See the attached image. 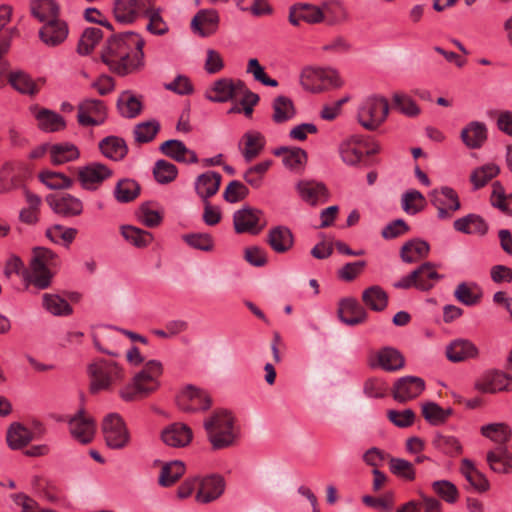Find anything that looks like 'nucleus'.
<instances>
[{"instance_id":"5fc2aeb1","label":"nucleus","mask_w":512,"mask_h":512,"mask_svg":"<svg viewBox=\"0 0 512 512\" xmlns=\"http://www.w3.org/2000/svg\"><path fill=\"white\" fill-rule=\"evenodd\" d=\"M9 83L15 90L22 94L34 95L38 92L36 83L23 71L11 72L9 75Z\"/></svg>"},{"instance_id":"58836bf2","label":"nucleus","mask_w":512,"mask_h":512,"mask_svg":"<svg viewBox=\"0 0 512 512\" xmlns=\"http://www.w3.org/2000/svg\"><path fill=\"white\" fill-rule=\"evenodd\" d=\"M272 120L276 124H281L291 120L295 114L296 109L293 101L286 96H277L272 103Z\"/></svg>"},{"instance_id":"680f3d73","label":"nucleus","mask_w":512,"mask_h":512,"mask_svg":"<svg viewBox=\"0 0 512 512\" xmlns=\"http://www.w3.org/2000/svg\"><path fill=\"white\" fill-rule=\"evenodd\" d=\"M160 130V123L157 120H149L137 124L134 128V138L138 143L151 142Z\"/></svg>"},{"instance_id":"3c124183","label":"nucleus","mask_w":512,"mask_h":512,"mask_svg":"<svg viewBox=\"0 0 512 512\" xmlns=\"http://www.w3.org/2000/svg\"><path fill=\"white\" fill-rule=\"evenodd\" d=\"M301 86L309 92L320 93L325 90L322 85L321 68L306 67L300 75Z\"/></svg>"},{"instance_id":"052dcab7","label":"nucleus","mask_w":512,"mask_h":512,"mask_svg":"<svg viewBox=\"0 0 512 512\" xmlns=\"http://www.w3.org/2000/svg\"><path fill=\"white\" fill-rule=\"evenodd\" d=\"M401 204L407 214L415 215L424 209L426 200L419 191L410 190L402 195Z\"/></svg>"},{"instance_id":"a19ab883","label":"nucleus","mask_w":512,"mask_h":512,"mask_svg":"<svg viewBox=\"0 0 512 512\" xmlns=\"http://www.w3.org/2000/svg\"><path fill=\"white\" fill-rule=\"evenodd\" d=\"M362 301L371 310L383 311L388 305V295L378 285L368 287L362 292Z\"/></svg>"},{"instance_id":"338daca9","label":"nucleus","mask_w":512,"mask_h":512,"mask_svg":"<svg viewBox=\"0 0 512 512\" xmlns=\"http://www.w3.org/2000/svg\"><path fill=\"white\" fill-rule=\"evenodd\" d=\"M432 444L436 449L449 456L458 455L462 452L460 442L453 436L436 434Z\"/></svg>"},{"instance_id":"393cba45","label":"nucleus","mask_w":512,"mask_h":512,"mask_svg":"<svg viewBox=\"0 0 512 512\" xmlns=\"http://www.w3.org/2000/svg\"><path fill=\"white\" fill-rule=\"evenodd\" d=\"M218 22L219 16L215 10H201L193 17L191 27L195 32L206 37L216 31Z\"/></svg>"},{"instance_id":"49530a36","label":"nucleus","mask_w":512,"mask_h":512,"mask_svg":"<svg viewBox=\"0 0 512 512\" xmlns=\"http://www.w3.org/2000/svg\"><path fill=\"white\" fill-rule=\"evenodd\" d=\"M31 14L40 22H47L53 18H57L59 8L53 0H31Z\"/></svg>"},{"instance_id":"f8f14e48","label":"nucleus","mask_w":512,"mask_h":512,"mask_svg":"<svg viewBox=\"0 0 512 512\" xmlns=\"http://www.w3.org/2000/svg\"><path fill=\"white\" fill-rule=\"evenodd\" d=\"M77 176L83 189L93 191L112 176V170L102 163L92 162L79 167Z\"/></svg>"},{"instance_id":"ddd939ff","label":"nucleus","mask_w":512,"mask_h":512,"mask_svg":"<svg viewBox=\"0 0 512 512\" xmlns=\"http://www.w3.org/2000/svg\"><path fill=\"white\" fill-rule=\"evenodd\" d=\"M425 389V382L416 376L399 378L393 386L392 396L399 403H406L417 398Z\"/></svg>"},{"instance_id":"72a5a7b5","label":"nucleus","mask_w":512,"mask_h":512,"mask_svg":"<svg viewBox=\"0 0 512 512\" xmlns=\"http://www.w3.org/2000/svg\"><path fill=\"white\" fill-rule=\"evenodd\" d=\"M454 229L465 234L485 235L488 225L485 220L477 214H468L454 221Z\"/></svg>"},{"instance_id":"6e6d98bb","label":"nucleus","mask_w":512,"mask_h":512,"mask_svg":"<svg viewBox=\"0 0 512 512\" xmlns=\"http://www.w3.org/2000/svg\"><path fill=\"white\" fill-rule=\"evenodd\" d=\"M103 37V32L100 28L89 27L86 28L78 42L77 51L81 55L89 54L94 47L99 43Z\"/></svg>"},{"instance_id":"8fccbe9b","label":"nucleus","mask_w":512,"mask_h":512,"mask_svg":"<svg viewBox=\"0 0 512 512\" xmlns=\"http://www.w3.org/2000/svg\"><path fill=\"white\" fill-rule=\"evenodd\" d=\"M245 148L242 154L247 162L252 161L259 155L265 145L264 136L260 132L249 131L243 135Z\"/></svg>"},{"instance_id":"37998d69","label":"nucleus","mask_w":512,"mask_h":512,"mask_svg":"<svg viewBox=\"0 0 512 512\" xmlns=\"http://www.w3.org/2000/svg\"><path fill=\"white\" fill-rule=\"evenodd\" d=\"M117 109L124 118H135L142 111V103L130 91H124L117 100Z\"/></svg>"},{"instance_id":"1a4fd4ad","label":"nucleus","mask_w":512,"mask_h":512,"mask_svg":"<svg viewBox=\"0 0 512 512\" xmlns=\"http://www.w3.org/2000/svg\"><path fill=\"white\" fill-rule=\"evenodd\" d=\"M176 404L182 411L193 413L209 409L212 401L205 391L188 385L177 395Z\"/></svg>"},{"instance_id":"4c0bfd02","label":"nucleus","mask_w":512,"mask_h":512,"mask_svg":"<svg viewBox=\"0 0 512 512\" xmlns=\"http://www.w3.org/2000/svg\"><path fill=\"white\" fill-rule=\"evenodd\" d=\"M49 153L51 162L54 165H61L74 161L80 156V151L77 146L68 142L58 143L50 146Z\"/></svg>"},{"instance_id":"ea45409f","label":"nucleus","mask_w":512,"mask_h":512,"mask_svg":"<svg viewBox=\"0 0 512 512\" xmlns=\"http://www.w3.org/2000/svg\"><path fill=\"white\" fill-rule=\"evenodd\" d=\"M24 194L27 207L20 210L19 220L24 224L35 225L39 221L41 198L28 190H25Z\"/></svg>"},{"instance_id":"f03ea898","label":"nucleus","mask_w":512,"mask_h":512,"mask_svg":"<svg viewBox=\"0 0 512 512\" xmlns=\"http://www.w3.org/2000/svg\"><path fill=\"white\" fill-rule=\"evenodd\" d=\"M162 372L163 367L159 361L147 362L144 368L135 374L132 382L120 390V397L127 402L142 400L158 389V378Z\"/></svg>"},{"instance_id":"6e6552de","label":"nucleus","mask_w":512,"mask_h":512,"mask_svg":"<svg viewBox=\"0 0 512 512\" xmlns=\"http://www.w3.org/2000/svg\"><path fill=\"white\" fill-rule=\"evenodd\" d=\"M102 432L107 446L112 449H121L129 441L126 426L117 413H110L103 419Z\"/></svg>"},{"instance_id":"20e7f679","label":"nucleus","mask_w":512,"mask_h":512,"mask_svg":"<svg viewBox=\"0 0 512 512\" xmlns=\"http://www.w3.org/2000/svg\"><path fill=\"white\" fill-rule=\"evenodd\" d=\"M89 377V391L97 394L101 391H110L124 380L123 369L114 361L97 359L87 366Z\"/></svg>"},{"instance_id":"7c9ffc66","label":"nucleus","mask_w":512,"mask_h":512,"mask_svg":"<svg viewBox=\"0 0 512 512\" xmlns=\"http://www.w3.org/2000/svg\"><path fill=\"white\" fill-rule=\"evenodd\" d=\"M113 15L120 24H131L142 15L135 0H114Z\"/></svg>"},{"instance_id":"0e129e2a","label":"nucleus","mask_w":512,"mask_h":512,"mask_svg":"<svg viewBox=\"0 0 512 512\" xmlns=\"http://www.w3.org/2000/svg\"><path fill=\"white\" fill-rule=\"evenodd\" d=\"M78 231L76 228H66L56 224L48 228L46 236L54 243L63 242L67 247L75 240Z\"/></svg>"},{"instance_id":"4be33fe9","label":"nucleus","mask_w":512,"mask_h":512,"mask_svg":"<svg viewBox=\"0 0 512 512\" xmlns=\"http://www.w3.org/2000/svg\"><path fill=\"white\" fill-rule=\"evenodd\" d=\"M476 389L483 393H496L500 391H512V375L501 371H494L485 379L476 383Z\"/></svg>"},{"instance_id":"5701e85b","label":"nucleus","mask_w":512,"mask_h":512,"mask_svg":"<svg viewBox=\"0 0 512 512\" xmlns=\"http://www.w3.org/2000/svg\"><path fill=\"white\" fill-rule=\"evenodd\" d=\"M430 252L428 242L414 238L406 241L400 249V258L405 263H416L426 258Z\"/></svg>"},{"instance_id":"e433bc0d","label":"nucleus","mask_w":512,"mask_h":512,"mask_svg":"<svg viewBox=\"0 0 512 512\" xmlns=\"http://www.w3.org/2000/svg\"><path fill=\"white\" fill-rule=\"evenodd\" d=\"M377 365L385 371H396L403 368V355L395 348L384 347L376 354Z\"/></svg>"},{"instance_id":"6ab92c4d","label":"nucleus","mask_w":512,"mask_h":512,"mask_svg":"<svg viewBox=\"0 0 512 512\" xmlns=\"http://www.w3.org/2000/svg\"><path fill=\"white\" fill-rule=\"evenodd\" d=\"M225 490L224 478L220 475H209L200 482L196 500L200 503H210L218 499Z\"/></svg>"},{"instance_id":"423d86ee","label":"nucleus","mask_w":512,"mask_h":512,"mask_svg":"<svg viewBox=\"0 0 512 512\" xmlns=\"http://www.w3.org/2000/svg\"><path fill=\"white\" fill-rule=\"evenodd\" d=\"M389 104L386 98L378 95L367 97L359 106V123L369 131L376 130L387 118Z\"/></svg>"},{"instance_id":"c03bdc74","label":"nucleus","mask_w":512,"mask_h":512,"mask_svg":"<svg viewBox=\"0 0 512 512\" xmlns=\"http://www.w3.org/2000/svg\"><path fill=\"white\" fill-rule=\"evenodd\" d=\"M7 443L13 450L26 446L33 439L32 432L20 423H13L7 431Z\"/></svg>"},{"instance_id":"f3484780","label":"nucleus","mask_w":512,"mask_h":512,"mask_svg":"<svg viewBox=\"0 0 512 512\" xmlns=\"http://www.w3.org/2000/svg\"><path fill=\"white\" fill-rule=\"evenodd\" d=\"M68 32L67 23L57 17L44 23L39 30V37L45 45L55 47L65 41Z\"/></svg>"},{"instance_id":"69168bd1","label":"nucleus","mask_w":512,"mask_h":512,"mask_svg":"<svg viewBox=\"0 0 512 512\" xmlns=\"http://www.w3.org/2000/svg\"><path fill=\"white\" fill-rule=\"evenodd\" d=\"M153 174L158 183L167 184L175 180L178 175V169L173 163L161 159L156 161Z\"/></svg>"},{"instance_id":"2eb2a0df","label":"nucleus","mask_w":512,"mask_h":512,"mask_svg":"<svg viewBox=\"0 0 512 512\" xmlns=\"http://www.w3.org/2000/svg\"><path fill=\"white\" fill-rule=\"evenodd\" d=\"M261 211L250 207H244L233 215L234 228L237 233L258 234L263 225H259Z\"/></svg>"},{"instance_id":"c9c22d12","label":"nucleus","mask_w":512,"mask_h":512,"mask_svg":"<svg viewBox=\"0 0 512 512\" xmlns=\"http://www.w3.org/2000/svg\"><path fill=\"white\" fill-rule=\"evenodd\" d=\"M323 22L328 25H337L344 23L349 18L346 7L338 0H329L321 5Z\"/></svg>"},{"instance_id":"09e8293b","label":"nucleus","mask_w":512,"mask_h":512,"mask_svg":"<svg viewBox=\"0 0 512 512\" xmlns=\"http://www.w3.org/2000/svg\"><path fill=\"white\" fill-rule=\"evenodd\" d=\"M297 190L301 198L311 204H315L321 198L326 197V187L322 183L314 181H300Z\"/></svg>"},{"instance_id":"dca6fc26","label":"nucleus","mask_w":512,"mask_h":512,"mask_svg":"<svg viewBox=\"0 0 512 512\" xmlns=\"http://www.w3.org/2000/svg\"><path fill=\"white\" fill-rule=\"evenodd\" d=\"M47 202L55 213L64 217L79 216L84 209L83 202L69 193H63L57 197H48Z\"/></svg>"},{"instance_id":"bb28decb","label":"nucleus","mask_w":512,"mask_h":512,"mask_svg":"<svg viewBox=\"0 0 512 512\" xmlns=\"http://www.w3.org/2000/svg\"><path fill=\"white\" fill-rule=\"evenodd\" d=\"M486 460L494 472L501 474L512 472V448L501 446L496 450L489 451Z\"/></svg>"},{"instance_id":"2f4dec72","label":"nucleus","mask_w":512,"mask_h":512,"mask_svg":"<svg viewBox=\"0 0 512 512\" xmlns=\"http://www.w3.org/2000/svg\"><path fill=\"white\" fill-rule=\"evenodd\" d=\"M101 153L113 161H120L128 153V147L124 139L117 136H108L99 142Z\"/></svg>"},{"instance_id":"9b49d317","label":"nucleus","mask_w":512,"mask_h":512,"mask_svg":"<svg viewBox=\"0 0 512 512\" xmlns=\"http://www.w3.org/2000/svg\"><path fill=\"white\" fill-rule=\"evenodd\" d=\"M107 108L102 100L85 99L78 105L77 120L82 126H98L105 122Z\"/></svg>"},{"instance_id":"de8ad7c7","label":"nucleus","mask_w":512,"mask_h":512,"mask_svg":"<svg viewBox=\"0 0 512 512\" xmlns=\"http://www.w3.org/2000/svg\"><path fill=\"white\" fill-rule=\"evenodd\" d=\"M230 78L216 80L206 91L205 97L216 103H223L233 99Z\"/></svg>"},{"instance_id":"f704fd0d","label":"nucleus","mask_w":512,"mask_h":512,"mask_svg":"<svg viewBox=\"0 0 512 512\" xmlns=\"http://www.w3.org/2000/svg\"><path fill=\"white\" fill-rule=\"evenodd\" d=\"M38 128L45 132H57L66 126L64 118L49 109L42 108L35 113Z\"/></svg>"},{"instance_id":"13d9d810","label":"nucleus","mask_w":512,"mask_h":512,"mask_svg":"<svg viewBox=\"0 0 512 512\" xmlns=\"http://www.w3.org/2000/svg\"><path fill=\"white\" fill-rule=\"evenodd\" d=\"M500 172L496 164L489 163L475 169L470 175V181L474 189L484 187L492 178L496 177Z\"/></svg>"},{"instance_id":"7ed1b4c3","label":"nucleus","mask_w":512,"mask_h":512,"mask_svg":"<svg viewBox=\"0 0 512 512\" xmlns=\"http://www.w3.org/2000/svg\"><path fill=\"white\" fill-rule=\"evenodd\" d=\"M60 263L58 255L52 250L44 247L34 248L29 264L28 283L37 289L48 288Z\"/></svg>"},{"instance_id":"473e14b6","label":"nucleus","mask_w":512,"mask_h":512,"mask_svg":"<svg viewBox=\"0 0 512 512\" xmlns=\"http://www.w3.org/2000/svg\"><path fill=\"white\" fill-rule=\"evenodd\" d=\"M460 471L472 488L478 492H485L489 489V481L469 459L461 461Z\"/></svg>"},{"instance_id":"f257e3e1","label":"nucleus","mask_w":512,"mask_h":512,"mask_svg":"<svg viewBox=\"0 0 512 512\" xmlns=\"http://www.w3.org/2000/svg\"><path fill=\"white\" fill-rule=\"evenodd\" d=\"M145 41L135 32H124L107 39L101 50V59L112 73L126 76L144 67Z\"/></svg>"},{"instance_id":"0eeeda50","label":"nucleus","mask_w":512,"mask_h":512,"mask_svg":"<svg viewBox=\"0 0 512 512\" xmlns=\"http://www.w3.org/2000/svg\"><path fill=\"white\" fill-rule=\"evenodd\" d=\"M441 279H443V275L437 272L436 265L432 262H424L411 273L395 282L394 287L397 289L413 287L420 291H429Z\"/></svg>"},{"instance_id":"b1692460","label":"nucleus","mask_w":512,"mask_h":512,"mask_svg":"<svg viewBox=\"0 0 512 512\" xmlns=\"http://www.w3.org/2000/svg\"><path fill=\"white\" fill-rule=\"evenodd\" d=\"M161 438L171 447H184L191 442L192 431L187 425L174 423L163 430Z\"/></svg>"},{"instance_id":"e2e57ef3","label":"nucleus","mask_w":512,"mask_h":512,"mask_svg":"<svg viewBox=\"0 0 512 512\" xmlns=\"http://www.w3.org/2000/svg\"><path fill=\"white\" fill-rule=\"evenodd\" d=\"M389 469L396 477L407 481H413L416 477L413 464L402 458L391 457L389 459Z\"/></svg>"},{"instance_id":"774afa93","label":"nucleus","mask_w":512,"mask_h":512,"mask_svg":"<svg viewBox=\"0 0 512 512\" xmlns=\"http://www.w3.org/2000/svg\"><path fill=\"white\" fill-rule=\"evenodd\" d=\"M43 306L53 315H69L72 313L70 304L58 295L44 294Z\"/></svg>"},{"instance_id":"aec40b11","label":"nucleus","mask_w":512,"mask_h":512,"mask_svg":"<svg viewBox=\"0 0 512 512\" xmlns=\"http://www.w3.org/2000/svg\"><path fill=\"white\" fill-rule=\"evenodd\" d=\"M159 150L165 156L179 163H197L199 161L197 154L186 147V145L177 139H170L163 142Z\"/></svg>"},{"instance_id":"79ce46f5","label":"nucleus","mask_w":512,"mask_h":512,"mask_svg":"<svg viewBox=\"0 0 512 512\" xmlns=\"http://www.w3.org/2000/svg\"><path fill=\"white\" fill-rule=\"evenodd\" d=\"M276 156H282L283 164L292 170L299 169L304 166L307 161V153L302 148L280 147L274 151Z\"/></svg>"},{"instance_id":"603ef678","label":"nucleus","mask_w":512,"mask_h":512,"mask_svg":"<svg viewBox=\"0 0 512 512\" xmlns=\"http://www.w3.org/2000/svg\"><path fill=\"white\" fill-rule=\"evenodd\" d=\"M451 408L443 409L434 402L422 404V415L431 425H441L452 415Z\"/></svg>"},{"instance_id":"bf43d9fd","label":"nucleus","mask_w":512,"mask_h":512,"mask_svg":"<svg viewBox=\"0 0 512 512\" xmlns=\"http://www.w3.org/2000/svg\"><path fill=\"white\" fill-rule=\"evenodd\" d=\"M140 192L138 183L131 179L120 180L115 187V198L121 203L134 200Z\"/></svg>"},{"instance_id":"4468645a","label":"nucleus","mask_w":512,"mask_h":512,"mask_svg":"<svg viewBox=\"0 0 512 512\" xmlns=\"http://www.w3.org/2000/svg\"><path fill=\"white\" fill-rule=\"evenodd\" d=\"M69 431L71 436L82 444L90 443L95 435L94 420L85 415L83 410L68 420Z\"/></svg>"},{"instance_id":"a18cd8bd","label":"nucleus","mask_w":512,"mask_h":512,"mask_svg":"<svg viewBox=\"0 0 512 512\" xmlns=\"http://www.w3.org/2000/svg\"><path fill=\"white\" fill-rule=\"evenodd\" d=\"M480 433L499 445L507 443L512 437L511 428L503 422L483 425L480 428Z\"/></svg>"},{"instance_id":"412c9836","label":"nucleus","mask_w":512,"mask_h":512,"mask_svg":"<svg viewBox=\"0 0 512 512\" xmlns=\"http://www.w3.org/2000/svg\"><path fill=\"white\" fill-rule=\"evenodd\" d=\"M267 243L274 252L283 254L292 249L294 235L287 226H274L268 231Z\"/></svg>"},{"instance_id":"4d7b16f0","label":"nucleus","mask_w":512,"mask_h":512,"mask_svg":"<svg viewBox=\"0 0 512 512\" xmlns=\"http://www.w3.org/2000/svg\"><path fill=\"white\" fill-rule=\"evenodd\" d=\"M121 234L125 240L138 248L148 246L153 240V236L150 232L130 225L122 226Z\"/></svg>"},{"instance_id":"c756f323","label":"nucleus","mask_w":512,"mask_h":512,"mask_svg":"<svg viewBox=\"0 0 512 512\" xmlns=\"http://www.w3.org/2000/svg\"><path fill=\"white\" fill-rule=\"evenodd\" d=\"M478 354L476 346L469 340L456 339L446 347V356L452 362L464 361Z\"/></svg>"},{"instance_id":"a211bd4d","label":"nucleus","mask_w":512,"mask_h":512,"mask_svg":"<svg viewBox=\"0 0 512 512\" xmlns=\"http://www.w3.org/2000/svg\"><path fill=\"white\" fill-rule=\"evenodd\" d=\"M339 319L349 326H355L364 323L367 319V312L354 298H345L339 302Z\"/></svg>"},{"instance_id":"cd10ccee","label":"nucleus","mask_w":512,"mask_h":512,"mask_svg":"<svg viewBox=\"0 0 512 512\" xmlns=\"http://www.w3.org/2000/svg\"><path fill=\"white\" fill-rule=\"evenodd\" d=\"M221 179V175L215 171H208L199 175L195 182V189L197 194L204 201H208L210 197L218 192Z\"/></svg>"},{"instance_id":"a878e982","label":"nucleus","mask_w":512,"mask_h":512,"mask_svg":"<svg viewBox=\"0 0 512 512\" xmlns=\"http://www.w3.org/2000/svg\"><path fill=\"white\" fill-rule=\"evenodd\" d=\"M460 137L468 148L478 149L487 140V128L482 122L472 121L462 129Z\"/></svg>"},{"instance_id":"864d4df0","label":"nucleus","mask_w":512,"mask_h":512,"mask_svg":"<svg viewBox=\"0 0 512 512\" xmlns=\"http://www.w3.org/2000/svg\"><path fill=\"white\" fill-rule=\"evenodd\" d=\"M185 472V465L183 462L175 460L166 463L160 472L159 484L164 487L173 485Z\"/></svg>"},{"instance_id":"39448f33","label":"nucleus","mask_w":512,"mask_h":512,"mask_svg":"<svg viewBox=\"0 0 512 512\" xmlns=\"http://www.w3.org/2000/svg\"><path fill=\"white\" fill-rule=\"evenodd\" d=\"M204 428L208 440L215 450L233 445L237 438L234 417L227 410L215 411L211 417L204 421Z\"/></svg>"},{"instance_id":"c85d7f7f","label":"nucleus","mask_w":512,"mask_h":512,"mask_svg":"<svg viewBox=\"0 0 512 512\" xmlns=\"http://www.w3.org/2000/svg\"><path fill=\"white\" fill-rule=\"evenodd\" d=\"M362 144V137L357 135L343 141L339 146V153L343 162L350 166L357 165L363 157Z\"/></svg>"},{"instance_id":"9d476101","label":"nucleus","mask_w":512,"mask_h":512,"mask_svg":"<svg viewBox=\"0 0 512 512\" xmlns=\"http://www.w3.org/2000/svg\"><path fill=\"white\" fill-rule=\"evenodd\" d=\"M432 205L437 209L440 219L450 218L452 213L460 209V201L456 191L450 187L434 189L429 194Z\"/></svg>"}]
</instances>
